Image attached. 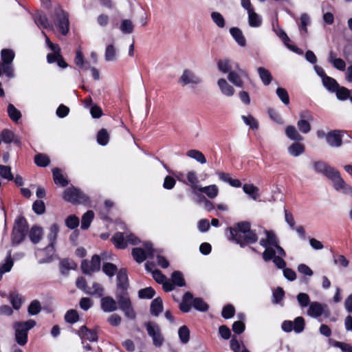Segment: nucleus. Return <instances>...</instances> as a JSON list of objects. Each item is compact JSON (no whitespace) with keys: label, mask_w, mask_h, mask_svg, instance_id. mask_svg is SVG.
<instances>
[{"label":"nucleus","mask_w":352,"mask_h":352,"mask_svg":"<svg viewBox=\"0 0 352 352\" xmlns=\"http://www.w3.org/2000/svg\"><path fill=\"white\" fill-rule=\"evenodd\" d=\"M145 250L140 248H133L131 254L134 260L141 263L146 260L147 257L153 258L156 250L153 248V244L151 242H146L144 244Z\"/></svg>","instance_id":"nucleus-7"},{"label":"nucleus","mask_w":352,"mask_h":352,"mask_svg":"<svg viewBox=\"0 0 352 352\" xmlns=\"http://www.w3.org/2000/svg\"><path fill=\"white\" fill-rule=\"evenodd\" d=\"M334 92L336 94V96L340 100H345L348 98L349 99V97H351V90H349L344 87H340V85L338 86V89Z\"/></svg>","instance_id":"nucleus-42"},{"label":"nucleus","mask_w":352,"mask_h":352,"mask_svg":"<svg viewBox=\"0 0 352 352\" xmlns=\"http://www.w3.org/2000/svg\"><path fill=\"white\" fill-rule=\"evenodd\" d=\"M54 23L58 31L64 36L67 35L69 30V14L59 6L54 9Z\"/></svg>","instance_id":"nucleus-6"},{"label":"nucleus","mask_w":352,"mask_h":352,"mask_svg":"<svg viewBox=\"0 0 352 352\" xmlns=\"http://www.w3.org/2000/svg\"><path fill=\"white\" fill-rule=\"evenodd\" d=\"M211 18L213 22L221 28H223L226 25L225 19L223 15L218 12H212L211 13Z\"/></svg>","instance_id":"nucleus-57"},{"label":"nucleus","mask_w":352,"mask_h":352,"mask_svg":"<svg viewBox=\"0 0 352 352\" xmlns=\"http://www.w3.org/2000/svg\"><path fill=\"white\" fill-rule=\"evenodd\" d=\"M288 152L291 155L298 157L305 152V146L299 143H293L288 148Z\"/></svg>","instance_id":"nucleus-41"},{"label":"nucleus","mask_w":352,"mask_h":352,"mask_svg":"<svg viewBox=\"0 0 352 352\" xmlns=\"http://www.w3.org/2000/svg\"><path fill=\"white\" fill-rule=\"evenodd\" d=\"M89 293V295H97L99 297H102L104 294L103 287L98 283L94 282L91 288H88Z\"/></svg>","instance_id":"nucleus-59"},{"label":"nucleus","mask_w":352,"mask_h":352,"mask_svg":"<svg viewBox=\"0 0 352 352\" xmlns=\"http://www.w3.org/2000/svg\"><path fill=\"white\" fill-rule=\"evenodd\" d=\"M145 327L148 336L152 338L153 344L156 347H160L164 342V338L159 325L155 322H148L145 324Z\"/></svg>","instance_id":"nucleus-10"},{"label":"nucleus","mask_w":352,"mask_h":352,"mask_svg":"<svg viewBox=\"0 0 352 352\" xmlns=\"http://www.w3.org/2000/svg\"><path fill=\"white\" fill-rule=\"evenodd\" d=\"M163 311V302L161 298L157 297L151 303L150 311L151 315L158 316Z\"/></svg>","instance_id":"nucleus-26"},{"label":"nucleus","mask_w":352,"mask_h":352,"mask_svg":"<svg viewBox=\"0 0 352 352\" xmlns=\"http://www.w3.org/2000/svg\"><path fill=\"white\" fill-rule=\"evenodd\" d=\"M342 131L333 130L327 133L326 141L331 147H340L342 144Z\"/></svg>","instance_id":"nucleus-18"},{"label":"nucleus","mask_w":352,"mask_h":352,"mask_svg":"<svg viewBox=\"0 0 352 352\" xmlns=\"http://www.w3.org/2000/svg\"><path fill=\"white\" fill-rule=\"evenodd\" d=\"M94 217V213L92 210H88L82 217L81 228L87 230L89 228L90 224Z\"/></svg>","instance_id":"nucleus-37"},{"label":"nucleus","mask_w":352,"mask_h":352,"mask_svg":"<svg viewBox=\"0 0 352 352\" xmlns=\"http://www.w3.org/2000/svg\"><path fill=\"white\" fill-rule=\"evenodd\" d=\"M247 10L248 14V24L252 28H258L262 25V17L254 12V8L250 6Z\"/></svg>","instance_id":"nucleus-20"},{"label":"nucleus","mask_w":352,"mask_h":352,"mask_svg":"<svg viewBox=\"0 0 352 352\" xmlns=\"http://www.w3.org/2000/svg\"><path fill=\"white\" fill-rule=\"evenodd\" d=\"M187 180V182H186L185 181L182 182L184 184L189 185L192 190V192L194 194H197V191H198L199 188L201 186H199V181L198 179L196 173L192 170L188 172Z\"/></svg>","instance_id":"nucleus-22"},{"label":"nucleus","mask_w":352,"mask_h":352,"mask_svg":"<svg viewBox=\"0 0 352 352\" xmlns=\"http://www.w3.org/2000/svg\"><path fill=\"white\" fill-rule=\"evenodd\" d=\"M310 24V18L308 14L304 13L300 16V24L299 26L300 34H307V26Z\"/></svg>","instance_id":"nucleus-44"},{"label":"nucleus","mask_w":352,"mask_h":352,"mask_svg":"<svg viewBox=\"0 0 352 352\" xmlns=\"http://www.w3.org/2000/svg\"><path fill=\"white\" fill-rule=\"evenodd\" d=\"M120 30L124 34H131L133 31V25L131 20H122L120 27Z\"/></svg>","instance_id":"nucleus-58"},{"label":"nucleus","mask_w":352,"mask_h":352,"mask_svg":"<svg viewBox=\"0 0 352 352\" xmlns=\"http://www.w3.org/2000/svg\"><path fill=\"white\" fill-rule=\"evenodd\" d=\"M234 63L228 59L219 60L217 63V67L221 72L229 74L234 69Z\"/></svg>","instance_id":"nucleus-29"},{"label":"nucleus","mask_w":352,"mask_h":352,"mask_svg":"<svg viewBox=\"0 0 352 352\" xmlns=\"http://www.w3.org/2000/svg\"><path fill=\"white\" fill-rule=\"evenodd\" d=\"M307 314L312 318H318L322 315L325 317H329L330 311L326 304H322L318 302H312L309 305L307 310Z\"/></svg>","instance_id":"nucleus-12"},{"label":"nucleus","mask_w":352,"mask_h":352,"mask_svg":"<svg viewBox=\"0 0 352 352\" xmlns=\"http://www.w3.org/2000/svg\"><path fill=\"white\" fill-rule=\"evenodd\" d=\"M179 82L183 85H197L202 82V79L192 71L186 69L184 70Z\"/></svg>","instance_id":"nucleus-14"},{"label":"nucleus","mask_w":352,"mask_h":352,"mask_svg":"<svg viewBox=\"0 0 352 352\" xmlns=\"http://www.w3.org/2000/svg\"><path fill=\"white\" fill-rule=\"evenodd\" d=\"M305 325L304 318L301 316H298L296 318L293 322L294 331L297 333H300L303 331Z\"/></svg>","instance_id":"nucleus-54"},{"label":"nucleus","mask_w":352,"mask_h":352,"mask_svg":"<svg viewBox=\"0 0 352 352\" xmlns=\"http://www.w3.org/2000/svg\"><path fill=\"white\" fill-rule=\"evenodd\" d=\"M76 333L82 340H87L90 342H97L98 339L97 331L94 329H89L85 325L82 326L76 331Z\"/></svg>","instance_id":"nucleus-19"},{"label":"nucleus","mask_w":352,"mask_h":352,"mask_svg":"<svg viewBox=\"0 0 352 352\" xmlns=\"http://www.w3.org/2000/svg\"><path fill=\"white\" fill-rule=\"evenodd\" d=\"M100 307L104 312H113L120 308L118 300L116 301L111 296L102 297L100 300Z\"/></svg>","instance_id":"nucleus-17"},{"label":"nucleus","mask_w":352,"mask_h":352,"mask_svg":"<svg viewBox=\"0 0 352 352\" xmlns=\"http://www.w3.org/2000/svg\"><path fill=\"white\" fill-rule=\"evenodd\" d=\"M109 140V135L104 129L100 130L97 134V142L100 145L105 146Z\"/></svg>","instance_id":"nucleus-50"},{"label":"nucleus","mask_w":352,"mask_h":352,"mask_svg":"<svg viewBox=\"0 0 352 352\" xmlns=\"http://www.w3.org/2000/svg\"><path fill=\"white\" fill-rule=\"evenodd\" d=\"M265 233L270 247L277 245V244L279 243V241L274 232L272 230H265Z\"/></svg>","instance_id":"nucleus-62"},{"label":"nucleus","mask_w":352,"mask_h":352,"mask_svg":"<svg viewBox=\"0 0 352 352\" xmlns=\"http://www.w3.org/2000/svg\"><path fill=\"white\" fill-rule=\"evenodd\" d=\"M155 290L152 287H148L139 290L138 296L142 299H151L155 296Z\"/></svg>","instance_id":"nucleus-55"},{"label":"nucleus","mask_w":352,"mask_h":352,"mask_svg":"<svg viewBox=\"0 0 352 352\" xmlns=\"http://www.w3.org/2000/svg\"><path fill=\"white\" fill-rule=\"evenodd\" d=\"M111 241L119 249H124L128 244L137 245L140 243L139 239L133 234H129L124 236L122 232H116L113 236Z\"/></svg>","instance_id":"nucleus-8"},{"label":"nucleus","mask_w":352,"mask_h":352,"mask_svg":"<svg viewBox=\"0 0 352 352\" xmlns=\"http://www.w3.org/2000/svg\"><path fill=\"white\" fill-rule=\"evenodd\" d=\"M235 309L232 305H226L222 310L221 316L226 319L231 318L234 316Z\"/></svg>","instance_id":"nucleus-63"},{"label":"nucleus","mask_w":352,"mask_h":352,"mask_svg":"<svg viewBox=\"0 0 352 352\" xmlns=\"http://www.w3.org/2000/svg\"><path fill=\"white\" fill-rule=\"evenodd\" d=\"M187 156L191 157L201 164L206 163V159L204 155L199 151L195 149H191L187 151Z\"/></svg>","instance_id":"nucleus-38"},{"label":"nucleus","mask_w":352,"mask_h":352,"mask_svg":"<svg viewBox=\"0 0 352 352\" xmlns=\"http://www.w3.org/2000/svg\"><path fill=\"white\" fill-rule=\"evenodd\" d=\"M50 162V160L47 155L43 153H38L34 157V163L40 167H45Z\"/></svg>","instance_id":"nucleus-46"},{"label":"nucleus","mask_w":352,"mask_h":352,"mask_svg":"<svg viewBox=\"0 0 352 352\" xmlns=\"http://www.w3.org/2000/svg\"><path fill=\"white\" fill-rule=\"evenodd\" d=\"M297 300L302 307H306L310 305V298L306 293H299L297 296Z\"/></svg>","instance_id":"nucleus-64"},{"label":"nucleus","mask_w":352,"mask_h":352,"mask_svg":"<svg viewBox=\"0 0 352 352\" xmlns=\"http://www.w3.org/2000/svg\"><path fill=\"white\" fill-rule=\"evenodd\" d=\"M228 230V239L239 244L241 248L255 243L258 241V236L254 230H251V224L248 221L239 222L234 227H230Z\"/></svg>","instance_id":"nucleus-2"},{"label":"nucleus","mask_w":352,"mask_h":352,"mask_svg":"<svg viewBox=\"0 0 352 352\" xmlns=\"http://www.w3.org/2000/svg\"><path fill=\"white\" fill-rule=\"evenodd\" d=\"M104 59L106 61H114L116 60V49L113 45H108L105 49Z\"/></svg>","instance_id":"nucleus-43"},{"label":"nucleus","mask_w":352,"mask_h":352,"mask_svg":"<svg viewBox=\"0 0 352 352\" xmlns=\"http://www.w3.org/2000/svg\"><path fill=\"white\" fill-rule=\"evenodd\" d=\"M116 289L115 296L118 300L120 309L129 319L133 320L135 318V312L128 292L129 286L128 276L125 269H120L117 273Z\"/></svg>","instance_id":"nucleus-1"},{"label":"nucleus","mask_w":352,"mask_h":352,"mask_svg":"<svg viewBox=\"0 0 352 352\" xmlns=\"http://www.w3.org/2000/svg\"><path fill=\"white\" fill-rule=\"evenodd\" d=\"M243 191L250 195L253 199H256L258 197V189L253 184H244L243 186Z\"/></svg>","instance_id":"nucleus-52"},{"label":"nucleus","mask_w":352,"mask_h":352,"mask_svg":"<svg viewBox=\"0 0 352 352\" xmlns=\"http://www.w3.org/2000/svg\"><path fill=\"white\" fill-rule=\"evenodd\" d=\"M192 300V294L189 292H186L183 296L182 302L179 305V309L184 313L189 312L191 309Z\"/></svg>","instance_id":"nucleus-25"},{"label":"nucleus","mask_w":352,"mask_h":352,"mask_svg":"<svg viewBox=\"0 0 352 352\" xmlns=\"http://www.w3.org/2000/svg\"><path fill=\"white\" fill-rule=\"evenodd\" d=\"M198 191L205 193L210 199H214L218 195L219 188L216 185L212 184L205 187H200Z\"/></svg>","instance_id":"nucleus-33"},{"label":"nucleus","mask_w":352,"mask_h":352,"mask_svg":"<svg viewBox=\"0 0 352 352\" xmlns=\"http://www.w3.org/2000/svg\"><path fill=\"white\" fill-rule=\"evenodd\" d=\"M63 199L72 204H84L88 200V197L82 191L74 187L65 190Z\"/></svg>","instance_id":"nucleus-9"},{"label":"nucleus","mask_w":352,"mask_h":352,"mask_svg":"<svg viewBox=\"0 0 352 352\" xmlns=\"http://www.w3.org/2000/svg\"><path fill=\"white\" fill-rule=\"evenodd\" d=\"M171 281L175 286L184 287L186 285L184 276L179 271H175L173 272L171 275Z\"/></svg>","instance_id":"nucleus-40"},{"label":"nucleus","mask_w":352,"mask_h":352,"mask_svg":"<svg viewBox=\"0 0 352 352\" xmlns=\"http://www.w3.org/2000/svg\"><path fill=\"white\" fill-rule=\"evenodd\" d=\"M258 76L264 85H269L272 80V76L269 70L265 67H260L257 69Z\"/></svg>","instance_id":"nucleus-30"},{"label":"nucleus","mask_w":352,"mask_h":352,"mask_svg":"<svg viewBox=\"0 0 352 352\" xmlns=\"http://www.w3.org/2000/svg\"><path fill=\"white\" fill-rule=\"evenodd\" d=\"M59 232V226L56 223L52 224L50 228V232L47 235V239L50 242L49 245L45 248L43 251L46 252L52 256L54 252V244Z\"/></svg>","instance_id":"nucleus-16"},{"label":"nucleus","mask_w":352,"mask_h":352,"mask_svg":"<svg viewBox=\"0 0 352 352\" xmlns=\"http://www.w3.org/2000/svg\"><path fill=\"white\" fill-rule=\"evenodd\" d=\"M0 137H1L2 141L7 144L11 142H14L15 144L20 143V141L18 139L15 138L14 133L8 129H4L3 131H2Z\"/></svg>","instance_id":"nucleus-35"},{"label":"nucleus","mask_w":352,"mask_h":352,"mask_svg":"<svg viewBox=\"0 0 352 352\" xmlns=\"http://www.w3.org/2000/svg\"><path fill=\"white\" fill-rule=\"evenodd\" d=\"M34 20L38 26H41L45 29L53 28L47 15L42 11H37L34 15Z\"/></svg>","instance_id":"nucleus-21"},{"label":"nucleus","mask_w":352,"mask_h":352,"mask_svg":"<svg viewBox=\"0 0 352 352\" xmlns=\"http://www.w3.org/2000/svg\"><path fill=\"white\" fill-rule=\"evenodd\" d=\"M36 321L30 319L25 322H15L13 324L14 338L18 344L24 346L28 342V331L36 326Z\"/></svg>","instance_id":"nucleus-3"},{"label":"nucleus","mask_w":352,"mask_h":352,"mask_svg":"<svg viewBox=\"0 0 352 352\" xmlns=\"http://www.w3.org/2000/svg\"><path fill=\"white\" fill-rule=\"evenodd\" d=\"M243 77L248 78V72L241 69L238 63H234V69L228 75V80L236 87H243Z\"/></svg>","instance_id":"nucleus-11"},{"label":"nucleus","mask_w":352,"mask_h":352,"mask_svg":"<svg viewBox=\"0 0 352 352\" xmlns=\"http://www.w3.org/2000/svg\"><path fill=\"white\" fill-rule=\"evenodd\" d=\"M75 64L81 69H87L89 67V64L86 63L84 60V57L80 50H77L76 52V56L74 58Z\"/></svg>","instance_id":"nucleus-48"},{"label":"nucleus","mask_w":352,"mask_h":352,"mask_svg":"<svg viewBox=\"0 0 352 352\" xmlns=\"http://www.w3.org/2000/svg\"><path fill=\"white\" fill-rule=\"evenodd\" d=\"M331 180L333 182V187L337 191L352 197V187L344 181L339 171L336 173Z\"/></svg>","instance_id":"nucleus-13"},{"label":"nucleus","mask_w":352,"mask_h":352,"mask_svg":"<svg viewBox=\"0 0 352 352\" xmlns=\"http://www.w3.org/2000/svg\"><path fill=\"white\" fill-rule=\"evenodd\" d=\"M241 118L244 123L251 129L255 130L258 129V122L252 116H242Z\"/></svg>","instance_id":"nucleus-60"},{"label":"nucleus","mask_w":352,"mask_h":352,"mask_svg":"<svg viewBox=\"0 0 352 352\" xmlns=\"http://www.w3.org/2000/svg\"><path fill=\"white\" fill-rule=\"evenodd\" d=\"M218 86L223 94L232 96L234 94V89L228 83L224 78H220L217 82Z\"/></svg>","instance_id":"nucleus-27"},{"label":"nucleus","mask_w":352,"mask_h":352,"mask_svg":"<svg viewBox=\"0 0 352 352\" xmlns=\"http://www.w3.org/2000/svg\"><path fill=\"white\" fill-rule=\"evenodd\" d=\"M76 267V263L69 258H64L60 262V271L63 275L67 276L69 271L75 270Z\"/></svg>","instance_id":"nucleus-24"},{"label":"nucleus","mask_w":352,"mask_h":352,"mask_svg":"<svg viewBox=\"0 0 352 352\" xmlns=\"http://www.w3.org/2000/svg\"><path fill=\"white\" fill-rule=\"evenodd\" d=\"M53 179L54 183L57 185H60L63 187L66 186L68 184V181L64 177L61 173L60 169L54 168L52 170Z\"/></svg>","instance_id":"nucleus-32"},{"label":"nucleus","mask_w":352,"mask_h":352,"mask_svg":"<svg viewBox=\"0 0 352 352\" xmlns=\"http://www.w3.org/2000/svg\"><path fill=\"white\" fill-rule=\"evenodd\" d=\"M41 311V303L37 300H34L32 301L28 308V312L31 316L37 315Z\"/></svg>","instance_id":"nucleus-56"},{"label":"nucleus","mask_w":352,"mask_h":352,"mask_svg":"<svg viewBox=\"0 0 352 352\" xmlns=\"http://www.w3.org/2000/svg\"><path fill=\"white\" fill-rule=\"evenodd\" d=\"M285 133L287 137L292 140H303V137L298 132L296 129L292 125H289L286 127Z\"/></svg>","instance_id":"nucleus-34"},{"label":"nucleus","mask_w":352,"mask_h":352,"mask_svg":"<svg viewBox=\"0 0 352 352\" xmlns=\"http://www.w3.org/2000/svg\"><path fill=\"white\" fill-rule=\"evenodd\" d=\"M43 235V230L41 227L34 226H33L29 233V237L31 241L36 244L38 243L42 237Z\"/></svg>","instance_id":"nucleus-31"},{"label":"nucleus","mask_w":352,"mask_h":352,"mask_svg":"<svg viewBox=\"0 0 352 352\" xmlns=\"http://www.w3.org/2000/svg\"><path fill=\"white\" fill-rule=\"evenodd\" d=\"M65 320L70 324H74L79 320V315L76 310L69 309L65 315Z\"/></svg>","instance_id":"nucleus-51"},{"label":"nucleus","mask_w":352,"mask_h":352,"mask_svg":"<svg viewBox=\"0 0 352 352\" xmlns=\"http://www.w3.org/2000/svg\"><path fill=\"white\" fill-rule=\"evenodd\" d=\"M192 301V306L197 311L206 312L208 310V305L204 302L201 298H193Z\"/></svg>","instance_id":"nucleus-36"},{"label":"nucleus","mask_w":352,"mask_h":352,"mask_svg":"<svg viewBox=\"0 0 352 352\" xmlns=\"http://www.w3.org/2000/svg\"><path fill=\"white\" fill-rule=\"evenodd\" d=\"M322 84L324 87L331 92H334L338 89L339 84L333 78L327 76L322 79Z\"/></svg>","instance_id":"nucleus-39"},{"label":"nucleus","mask_w":352,"mask_h":352,"mask_svg":"<svg viewBox=\"0 0 352 352\" xmlns=\"http://www.w3.org/2000/svg\"><path fill=\"white\" fill-rule=\"evenodd\" d=\"M15 54L12 50L3 49L1 52L0 76L3 74L8 78L14 77V69L12 65Z\"/></svg>","instance_id":"nucleus-4"},{"label":"nucleus","mask_w":352,"mask_h":352,"mask_svg":"<svg viewBox=\"0 0 352 352\" xmlns=\"http://www.w3.org/2000/svg\"><path fill=\"white\" fill-rule=\"evenodd\" d=\"M118 271L116 265L111 263H104L102 265V272L109 277H113Z\"/></svg>","instance_id":"nucleus-45"},{"label":"nucleus","mask_w":352,"mask_h":352,"mask_svg":"<svg viewBox=\"0 0 352 352\" xmlns=\"http://www.w3.org/2000/svg\"><path fill=\"white\" fill-rule=\"evenodd\" d=\"M9 300L12 305V307L16 310H18L21 308L23 302L22 296L16 292H12L10 293Z\"/></svg>","instance_id":"nucleus-28"},{"label":"nucleus","mask_w":352,"mask_h":352,"mask_svg":"<svg viewBox=\"0 0 352 352\" xmlns=\"http://www.w3.org/2000/svg\"><path fill=\"white\" fill-rule=\"evenodd\" d=\"M230 33L239 46L245 47L246 45V39L242 31L239 28H231L230 29Z\"/></svg>","instance_id":"nucleus-23"},{"label":"nucleus","mask_w":352,"mask_h":352,"mask_svg":"<svg viewBox=\"0 0 352 352\" xmlns=\"http://www.w3.org/2000/svg\"><path fill=\"white\" fill-rule=\"evenodd\" d=\"M178 335L182 343L186 344L190 340V331L186 326H182L178 331Z\"/></svg>","instance_id":"nucleus-47"},{"label":"nucleus","mask_w":352,"mask_h":352,"mask_svg":"<svg viewBox=\"0 0 352 352\" xmlns=\"http://www.w3.org/2000/svg\"><path fill=\"white\" fill-rule=\"evenodd\" d=\"M8 113L10 119L14 122H17L21 117V113L12 104L8 106Z\"/></svg>","instance_id":"nucleus-49"},{"label":"nucleus","mask_w":352,"mask_h":352,"mask_svg":"<svg viewBox=\"0 0 352 352\" xmlns=\"http://www.w3.org/2000/svg\"><path fill=\"white\" fill-rule=\"evenodd\" d=\"M313 168L316 173L322 174L330 179L338 171L323 161L314 162Z\"/></svg>","instance_id":"nucleus-15"},{"label":"nucleus","mask_w":352,"mask_h":352,"mask_svg":"<svg viewBox=\"0 0 352 352\" xmlns=\"http://www.w3.org/2000/svg\"><path fill=\"white\" fill-rule=\"evenodd\" d=\"M0 176L8 180H13L14 176L11 172V168L8 166L0 165Z\"/></svg>","instance_id":"nucleus-61"},{"label":"nucleus","mask_w":352,"mask_h":352,"mask_svg":"<svg viewBox=\"0 0 352 352\" xmlns=\"http://www.w3.org/2000/svg\"><path fill=\"white\" fill-rule=\"evenodd\" d=\"M28 224L25 217H19L14 222V228L12 232V240L14 244H19L21 243L28 232Z\"/></svg>","instance_id":"nucleus-5"},{"label":"nucleus","mask_w":352,"mask_h":352,"mask_svg":"<svg viewBox=\"0 0 352 352\" xmlns=\"http://www.w3.org/2000/svg\"><path fill=\"white\" fill-rule=\"evenodd\" d=\"M276 93L284 104L288 105L289 104V96L287 91L285 88L278 87L276 90Z\"/></svg>","instance_id":"nucleus-53"}]
</instances>
